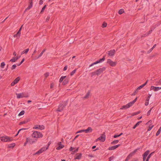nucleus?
<instances>
[{
  "label": "nucleus",
  "instance_id": "nucleus-56",
  "mask_svg": "<svg viewBox=\"0 0 161 161\" xmlns=\"http://www.w3.org/2000/svg\"><path fill=\"white\" fill-rule=\"evenodd\" d=\"M43 3V0H40L39 2V4L40 5H42Z\"/></svg>",
  "mask_w": 161,
  "mask_h": 161
},
{
  "label": "nucleus",
  "instance_id": "nucleus-33",
  "mask_svg": "<svg viewBox=\"0 0 161 161\" xmlns=\"http://www.w3.org/2000/svg\"><path fill=\"white\" fill-rule=\"evenodd\" d=\"M161 131V126L160 127L159 129H158L157 132L156 133V136H158L160 133Z\"/></svg>",
  "mask_w": 161,
  "mask_h": 161
},
{
  "label": "nucleus",
  "instance_id": "nucleus-27",
  "mask_svg": "<svg viewBox=\"0 0 161 161\" xmlns=\"http://www.w3.org/2000/svg\"><path fill=\"white\" fill-rule=\"evenodd\" d=\"M46 50V49H44L40 53L39 56L36 58V59H38L42 55L43 53Z\"/></svg>",
  "mask_w": 161,
  "mask_h": 161
},
{
  "label": "nucleus",
  "instance_id": "nucleus-25",
  "mask_svg": "<svg viewBox=\"0 0 161 161\" xmlns=\"http://www.w3.org/2000/svg\"><path fill=\"white\" fill-rule=\"evenodd\" d=\"M37 139H36L35 140H32L31 139L29 138V143L30 144H32L36 142Z\"/></svg>",
  "mask_w": 161,
  "mask_h": 161
},
{
  "label": "nucleus",
  "instance_id": "nucleus-45",
  "mask_svg": "<svg viewBox=\"0 0 161 161\" xmlns=\"http://www.w3.org/2000/svg\"><path fill=\"white\" fill-rule=\"evenodd\" d=\"M29 142V138H26V141L24 143V146H26V144L28 143V142Z\"/></svg>",
  "mask_w": 161,
  "mask_h": 161
},
{
  "label": "nucleus",
  "instance_id": "nucleus-3",
  "mask_svg": "<svg viewBox=\"0 0 161 161\" xmlns=\"http://www.w3.org/2000/svg\"><path fill=\"white\" fill-rule=\"evenodd\" d=\"M31 136L33 137L36 138H42L43 136V135L41 133L37 131H34Z\"/></svg>",
  "mask_w": 161,
  "mask_h": 161
},
{
  "label": "nucleus",
  "instance_id": "nucleus-16",
  "mask_svg": "<svg viewBox=\"0 0 161 161\" xmlns=\"http://www.w3.org/2000/svg\"><path fill=\"white\" fill-rule=\"evenodd\" d=\"M120 145V144H118L114 146H112L111 147H110L108 148V150H112L114 149H115L117 147H119Z\"/></svg>",
  "mask_w": 161,
  "mask_h": 161
},
{
  "label": "nucleus",
  "instance_id": "nucleus-20",
  "mask_svg": "<svg viewBox=\"0 0 161 161\" xmlns=\"http://www.w3.org/2000/svg\"><path fill=\"white\" fill-rule=\"evenodd\" d=\"M69 78H66L63 81V85H65L67 84L69 82Z\"/></svg>",
  "mask_w": 161,
  "mask_h": 161
},
{
  "label": "nucleus",
  "instance_id": "nucleus-11",
  "mask_svg": "<svg viewBox=\"0 0 161 161\" xmlns=\"http://www.w3.org/2000/svg\"><path fill=\"white\" fill-rule=\"evenodd\" d=\"M107 63L109 64V65L112 66H114L117 64L116 62H114L112 61L110 59H109L107 60Z\"/></svg>",
  "mask_w": 161,
  "mask_h": 161
},
{
  "label": "nucleus",
  "instance_id": "nucleus-19",
  "mask_svg": "<svg viewBox=\"0 0 161 161\" xmlns=\"http://www.w3.org/2000/svg\"><path fill=\"white\" fill-rule=\"evenodd\" d=\"M76 156L75 158V159H80L81 158L82 156L81 153H77L76 154Z\"/></svg>",
  "mask_w": 161,
  "mask_h": 161
},
{
  "label": "nucleus",
  "instance_id": "nucleus-23",
  "mask_svg": "<svg viewBox=\"0 0 161 161\" xmlns=\"http://www.w3.org/2000/svg\"><path fill=\"white\" fill-rule=\"evenodd\" d=\"M148 82V80H147L146 81L143 85L140 86L139 87L137 88V90H140L141 88L144 87L147 84Z\"/></svg>",
  "mask_w": 161,
  "mask_h": 161
},
{
  "label": "nucleus",
  "instance_id": "nucleus-53",
  "mask_svg": "<svg viewBox=\"0 0 161 161\" xmlns=\"http://www.w3.org/2000/svg\"><path fill=\"white\" fill-rule=\"evenodd\" d=\"M45 77L46 78H47L49 76V73L47 72L44 74Z\"/></svg>",
  "mask_w": 161,
  "mask_h": 161
},
{
  "label": "nucleus",
  "instance_id": "nucleus-58",
  "mask_svg": "<svg viewBox=\"0 0 161 161\" xmlns=\"http://www.w3.org/2000/svg\"><path fill=\"white\" fill-rule=\"evenodd\" d=\"M149 35L148 33H146L144 35L142 36V37H145L148 36Z\"/></svg>",
  "mask_w": 161,
  "mask_h": 161
},
{
  "label": "nucleus",
  "instance_id": "nucleus-2",
  "mask_svg": "<svg viewBox=\"0 0 161 161\" xmlns=\"http://www.w3.org/2000/svg\"><path fill=\"white\" fill-rule=\"evenodd\" d=\"M137 99V97H136L135 99L133 100L132 101L129 103L123 106L120 109H126L128 108H129L130 107H131L136 101Z\"/></svg>",
  "mask_w": 161,
  "mask_h": 161
},
{
  "label": "nucleus",
  "instance_id": "nucleus-59",
  "mask_svg": "<svg viewBox=\"0 0 161 161\" xmlns=\"http://www.w3.org/2000/svg\"><path fill=\"white\" fill-rule=\"evenodd\" d=\"M67 65L65 66L63 69L64 71H65L67 70Z\"/></svg>",
  "mask_w": 161,
  "mask_h": 161
},
{
  "label": "nucleus",
  "instance_id": "nucleus-49",
  "mask_svg": "<svg viewBox=\"0 0 161 161\" xmlns=\"http://www.w3.org/2000/svg\"><path fill=\"white\" fill-rule=\"evenodd\" d=\"M149 101L148 100H146V102H145V105L147 106L148 105Z\"/></svg>",
  "mask_w": 161,
  "mask_h": 161
},
{
  "label": "nucleus",
  "instance_id": "nucleus-30",
  "mask_svg": "<svg viewBox=\"0 0 161 161\" xmlns=\"http://www.w3.org/2000/svg\"><path fill=\"white\" fill-rule=\"evenodd\" d=\"M66 77V76H62L59 80V82L61 83L62 82L63 80Z\"/></svg>",
  "mask_w": 161,
  "mask_h": 161
},
{
  "label": "nucleus",
  "instance_id": "nucleus-43",
  "mask_svg": "<svg viewBox=\"0 0 161 161\" xmlns=\"http://www.w3.org/2000/svg\"><path fill=\"white\" fill-rule=\"evenodd\" d=\"M107 24L105 22H104L103 23V24H102V27L103 28L107 26Z\"/></svg>",
  "mask_w": 161,
  "mask_h": 161
},
{
  "label": "nucleus",
  "instance_id": "nucleus-21",
  "mask_svg": "<svg viewBox=\"0 0 161 161\" xmlns=\"http://www.w3.org/2000/svg\"><path fill=\"white\" fill-rule=\"evenodd\" d=\"M153 90L154 91H157L159 90V87H155L152 86L151 87L150 90Z\"/></svg>",
  "mask_w": 161,
  "mask_h": 161
},
{
  "label": "nucleus",
  "instance_id": "nucleus-64",
  "mask_svg": "<svg viewBox=\"0 0 161 161\" xmlns=\"http://www.w3.org/2000/svg\"><path fill=\"white\" fill-rule=\"evenodd\" d=\"M81 132H82V130H80L79 131H77L76 133V134H77V133H81Z\"/></svg>",
  "mask_w": 161,
  "mask_h": 161
},
{
  "label": "nucleus",
  "instance_id": "nucleus-62",
  "mask_svg": "<svg viewBox=\"0 0 161 161\" xmlns=\"http://www.w3.org/2000/svg\"><path fill=\"white\" fill-rule=\"evenodd\" d=\"M138 159L137 158H134L131 161H138Z\"/></svg>",
  "mask_w": 161,
  "mask_h": 161
},
{
  "label": "nucleus",
  "instance_id": "nucleus-40",
  "mask_svg": "<svg viewBox=\"0 0 161 161\" xmlns=\"http://www.w3.org/2000/svg\"><path fill=\"white\" fill-rule=\"evenodd\" d=\"M16 65L15 64L13 65L11 67V69L13 70L15 69L16 67Z\"/></svg>",
  "mask_w": 161,
  "mask_h": 161
},
{
  "label": "nucleus",
  "instance_id": "nucleus-24",
  "mask_svg": "<svg viewBox=\"0 0 161 161\" xmlns=\"http://www.w3.org/2000/svg\"><path fill=\"white\" fill-rule=\"evenodd\" d=\"M30 119H27L25 120H24L23 121L19 123V125H21L23 124H25L27 123L29 121Z\"/></svg>",
  "mask_w": 161,
  "mask_h": 161
},
{
  "label": "nucleus",
  "instance_id": "nucleus-22",
  "mask_svg": "<svg viewBox=\"0 0 161 161\" xmlns=\"http://www.w3.org/2000/svg\"><path fill=\"white\" fill-rule=\"evenodd\" d=\"M92 129L91 127H88L86 129V133H89L91 132L92 131Z\"/></svg>",
  "mask_w": 161,
  "mask_h": 161
},
{
  "label": "nucleus",
  "instance_id": "nucleus-15",
  "mask_svg": "<svg viewBox=\"0 0 161 161\" xmlns=\"http://www.w3.org/2000/svg\"><path fill=\"white\" fill-rule=\"evenodd\" d=\"M108 56H113L114 55L115 53V51L114 49L113 50L108 51Z\"/></svg>",
  "mask_w": 161,
  "mask_h": 161
},
{
  "label": "nucleus",
  "instance_id": "nucleus-47",
  "mask_svg": "<svg viewBox=\"0 0 161 161\" xmlns=\"http://www.w3.org/2000/svg\"><path fill=\"white\" fill-rule=\"evenodd\" d=\"M154 153V152H153L152 153H151L149 155H148V156L147 158H148V159H149L151 157V156H152V155Z\"/></svg>",
  "mask_w": 161,
  "mask_h": 161
},
{
  "label": "nucleus",
  "instance_id": "nucleus-44",
  "mask_svg": "<svg viewBox=\"0 0 161 161\" xmlns=\"http://www.w3.org/2000/svg\"><path fill=\"white\" fill-rule=\"evenodd\" d=\"M140 113V111H138L137 112H135V113H134L132 114V115L133 116H134L135 115H137V114H139Z\"/></svg>",
  "mask_w": 161,
  "mask_h": 161
},
{
  "label": "nucleus",
  "instance_id": "nucleus-7",
  "mask_svg": "<svg viewBox=\"0 0 161 161\" xmlns=\"http://www.w3.org/2000/svg\"><path fill=\"white\" fill-rule=\"evenodd\" d=\"M105 140V133L104 132L103 134L101 135L100 137L97 138L96 140V142H97L98 141H100L101 142H103Z\"/></svg>",
  "mask_w": 161,
  "mask_h": 161
},
{
  "label": "nucleus",
  "instance_id": "nucleus-10",
  "mask_svg": "<svg viewBox=\"0 0 161 161\" xmlns=\"http://www.w3.org/2000/svg\"><path fill=\"white\" fill-rule=\"evenodd\" d=\"M105 69L106 68L105 67H103L102 68H99V69L97 70L96 71V74L97 75H100L105 70Z\"/></svg>",
  "mask_w": 161,
  "mask_h": 161
},
{
  "label": "nucleus",
  "instance_id": "nucleus-9",
  "mask_svg": "<svg viewBox=\"0 0 161 161\" xmlns=\"http://www.w3.org/2000/svg\"><path fill=\"white\" fill-rule=\"evenodd\" d=\"M48 148V146L47 147H43L39 150L38 151L35 153L34 155H39L42 153L44 151H46Z\"/></svg>",
  "mask_w": 161,
  "mask_h": 161
},
{
  "label": "nucleus",
  "instance_id": "nucleus-52",
  "mask_svg": "<svg viewBox=\"0 0 161 161\" xmlns=\"http://www.w3.org/2000/svg\"><path fill=\"white\" fill-rule=\"evenodd\" d=\"M78 148H79L78 147L75 150H74V151H73V153H72V154H74V153L77 152L78 151Z\"/></svg>",
  "mask_w": 161,
  "mask_h": 161
},
{
  "label": "nucleus",
  "instance_id": "nucleus-34",
  "mask_svg": "<svg viewBox=\"0 0 161 161\" xmlns=\"http://www.w3.org/2000/svg\"><path fill=\"white\" fill-rule=\"evenodd\" d=\"M77 70V69H74L70 73V75L71 76H72V75H73L75 74V73Z\"/></svg>",
  "mask_w": 161,
  "mask_h": 161
},
{
  "label": "nucleus",
  "instance_id": "nucleus-39",
  "mask_svg": "<svg viewBox=\"0 0 161 161\" xmlns=\"http://www.w3.org/2000/svg\"><path fill=\"white\" fill-rule=\"evenodd\" d=\"M25 113V111L24 110L21 111L20 113L18 115L19 116H21L23 115Z\"/></svg>",
  "mask_w": 161,
  "mask_h": 161
},
{
  "label": "nucleus",
  "instance_id": "nucleus-13",
  "mask_svg": "<svg viewBox=\"0 0 161 161\" xmlns=\"http://www.w3.org/2000/svg\"><path fill=\"white\" fill-rule=\"evenodd\" d=\"M45 127L43 125H36L33 127V129H39L43 130L44 129Z\"/></svg>",
  "mask_w": 161,
  "mask_h": 161
},
{
  "label": "nucleus",
  "instance_id": "nucleus-37",
  "mask_svg": "<svg viewBox=\"0 0 161 161\" xmlns=\"http://www.w3.org/2000/svg\"><path fill=\"white\" fill-rule=\"evenodd\" d=\"M20 36V35L19 34H18V33H17L16 34L14 35V37H18V38H19Z\"/></svg>",
  "mask_w": 161,
  "mask_h": 161
},
{
  "label": "nucleus",
  "instance_id": "nucleus-28",
  "mask_svg": "<svg viewBox=\"0 0 161 161\" xmlns=\"http://www.w3.org/2000/svg\"><path fill=\"white\" fill-rule=\"evenodd\" d=\"M29 51V49L27 48V49H26L25 50H24L22 53H21V54H27L28 52Z\"/></svg>",
  "mask_w": 161,
  "mask_h": 161
},
{
  "label": "nucleus",
  "instance_id": "nucleus-55",
  "mask_svg": "<svg viewBox=\"0 0 161 161\" xmlns=\"http://www.w3.org/2000/svg\"><path fill=\"white\" fill-rule=\"evenodd\" d=\"M151 95H152L151 94H149L148 95V96L147 97V98L146 100H148L149 101L150 98L151 97Z\"/></svg>",
  "mask_w": 161,
  "mask_h": 161
},
{
  "label": "nucleus",
  "instance_id": "nucleus-35",
  "mask_svg": "<svg viewBox=\"0 0 161 161\" xmlns=\"http://www.w3.org/2000/svg\"><path fill=\"white\" fill-rule=\"evenodd\" d=\"M46 5H45V6H44L43 8H42V10L40 12V14H42L44 10L45 9L46 7Z\"/></svg>",
  "mask_w": 161,
  "mask_h": 161
},
{
  "label": "nucleus",
  "instance_id": "nucleus-48",
  "mask_svg": "<svg viewBox=\"0 0 161 161\" xmlns=\"http://www.w3.org/2000/svg\"><path fill=\"white\" fill-rule=\"evenodd\" d=\"M22 26H23V25H22L21 26V27L19 28V30L18 32H17L20 35V34H21L20 32H21V30L22 29Z\"/></svg>",
  "mask_w": 161,
  "mask_h": 161
},
{
  "label": "nucleus",
  "instance_id": "nucleus-29",
  "mask_svg": "<svg viewBox=\"0 0 161 161\" xmlns=\"http://www.w3.org/2000/svg\"><path fill=\"white\" fill-rule=\"evenodd\" d=\"M15 144L14 143L9 144L8 147V148H13L15 146Z\"/></svg>",
  "mask_w": 161,
  "mask_h": 161
},
{
  "label": "nucleus",
  "instance_id": "nucleus-12",
  "mask_svg": "<svg viewBox=\"0 0 161 161\" xmlns=\"http://www.w3.org/2000/svg\"><path fill=\"white\" fill-rule=\"evenodd\" d=\"M20 80V77H17L12 82L11 84V85L12 86H14L15 84H17L18 82Z\"/></svg>",
  "mask_w": 161,
  "mask_h": 161
},
{
  "label": "nucleus",
  "instance_id": "nucleus-8",
  "mask_svg": "<svg viewBox=\"0 0 161 161\" xmlns=\"http://www.w3.org/2000/svg\"><path fill=\"white\" fill-rule=\"evenodd\" d=\"M17 98H20L23 97H28L29 96L28 95H25L24 93H16Z\"/></svg>",
  "mask_w": 161,
  "mask_h": 161
},
{
  "label": "nucleus",
  "instance_id": "nucleus-61",
  "mask_svg": "<svg viewBox=\"0 0 161 161\" xmlns=\"http://www.w3.org/2000/svg\"><path fill=\"white\" fill-rule=\"evenodd\" d=\"M95 74H96V71L92 73V76Z\"/></svg>",
  "mask_w": 161,
  "mask_h": 161
},
{
  "label": "nucleus",
  "instance_id": "nucleus-46",
  "mask_svg": "<svg viewBox=\"0 0 161 161\" xmlns=\"http://www.w3.org/2000/svg\"><path fill=\"white\" fill-rule=\"evenodd\" d=\"M153 108H151L147 112V116H149L150 115V113H151V111L152 109Z\"/></svg>",
  "mask_w": 161,
  "mask_h": 161
},
{
  "label": "nucleus",
  "instance_id": "nucleus-41",
  "mask_svg": "<svg viewBox=\"0 0 161 161\" xmlns=\"http://www.w3.org/2000/svg\"><path fill=\"white\" fill-rule=\"evenodd\" d=\"M153 125H152L151 126L150 125H149V128L147 129V131H149L151 130V129L153 127Z\"/></svg>",
  "mask_w": 161,
  "mask_h": 161
},
{
  "label": "nucleus",
  "instance_id": "nucleus-18",
  "mask_svg": "<svg viewBox=\"0 0 161 161\" xmlns=\"http://www.w3.org/2000/svg\"><path fill=\"white\" fill-rule=\"evenodd\" d=\"M58 145H59L58 147L56 148V149L58 150H60L64 147V145L62 144L61 142H59L58 143Z\"/></svg>",
  "mask_w": 161,
  "mask_h": 161
},
{
  "label": "nucleus",
  "instance_id": "nucleus-31",
  "mask_svg": "<svg viewBox=\"0 0 161 161\" xmlns=\"http://www.w3.org/2000/svg\"><path fill=\"white\" fill-rule=\"evenodd\" d=\"M124 12V11L123 9H120L119 12L118 13L119 14H122Z\"/></svg>",
  "mask_w": 161,
  "mask_h": 161
},
{
  "label": "nucleus",
  "instance_id": "nucleus-17",
  "mask_svg": "<svg viewBox=\"0 0 161 161\" xmlns=\"http://www.w3.org/2000/svg\"><path fill=\"white\" fill-rule=\"evenodd\" d=\"M20 56H19V57L17 56L15 57H14L11 59L9 61L11 62H15L18 60L20 58Z\"/></svg>",
  "mask_w": 161,
  "mask_h": 161
},
{
  "label": "nucleus",
  "instance_id": "nucleus-1",
  "mask_svg": "<svg viewBox=\"0 0 161 161\" xmlns=\"http://www.w3.org/2000/svg\"><path fill=\"white\" fill-rule=\"evenodd\" d=\"M67 100L62 102L61 103L59 104L58 108L56 110V111L57 112H59L62 111L63 110L64 108L67 105Z\"/></svg>",
  "mask_w": 161,
  "mask_h": 161
},
{
  "label": "nucleus",
  "instance_id": "nucleus-4",
  "mask_svg": "<svg viewBox=\"0 0 161 161\" xmlns=\"http://www.w3.org/2000/svg\"><path fill=\"white\" fill-rule=\"evenodd\" d=\"M0 139L2 141L4 142H11L13 140L12 137L8 136H1Z\"/></svg>",
  "mask_w": 161,
  "mask_h": 161
},
{
  "label": "nucleus",
  "instance_id": "nucleus-57",
  "mask_svg": "<svg viewBox=\"0 0 161 161\" xmlns=\"http://www.w3.org/2000/svg\"><path fill=\"white\" fill-rule=\"evenodd\" d=\"M50 19V17L49 16H48L46 19V21L47 22H48L49 20Z\"/></svg>",
  "mask_w": 161,
  "mask_h": 161
},
{
  "label": "nucleus",
  "instance_id": "nucleus-14",
  "mask_svg": "<svg viewBox=\"0 0 161 161\" xmlns=\"http://www.w3.org/2000/svg\"><path fill=\"white\" fill-rule=\"evenodd\" d=\"M33 0H29V5L28 7L25 9V12L27 10L30 9L32 7L33 5Z\"/></svg>",
  "mask_w": 161,
  "mask_h": 161
},
{
  "label": "nucleus",
  "instance_id": "nucleus-36",
  "mask_svg": "<svg viewBox=\"0 0 161 161\" xmlns=\"http://www.w3.org/2000/svg\"><path fill=\"white\" fill-rule=\"evenodd\" d=\"M119 142L118 140H115L111 142V144H114L118 143Z\"/></svg>",
  "mask_w": 161,
  "mask_h": 161
},
{
  "label": "nucleus",
  "instance_id": "nucleus-6",
  "mask_svg": "<svg viewBox=\"0 0 161 161\" xmlns=\"http://www.w3.org/2000/svg\"><path fill=\"white\" fill-rule=\"evenodd\" d=\"M105 56H103L102 58L100 59L99 60H97V61L95 62L92 64L91 65H89V68L90 69H91V67L94 64H96L102 62L104 61L105 60Z\"/></svg>",
  "mask_w": 161,
  "mask_h": 161
},
{
  "label": "nucleus",
  "instance_id": "nucleus-32",
  "mask_svg": "<svg viewBox=\"0 0 161 161\" xmlns=\"http://www.w3.org/2000/svg\"><path fill=\"white\" fill-rule=\"evenodd\" d=\"M90 93V91H88L87 94L84 97V98L85 99H86L88 98L89 97Z\"/></svg>",
  "mask_w": 161,
  "mask_h": 161
},
{
  "label": "nucleus",
  "instance_id": "nucleus-38",
  "mask_svg": "<svg viewBox=\"0 0 161 161\" xmlns=\"http://www.w3.org/2000/svg\"><path fill=\"white\" fill-rule=\"evenodd\" d=\"M5 65V63L4 62H3L1 64L0 67L2 68H4V66Z\"/></svg>",
  "mask_w": 161,
  "mask_h": 161
},
{
  "label": "nucleus",
  "instance_id": "nucleus-26",
  "mask_svg": "<svg viewBox=\"0 0 161 161\" xmlns=\"http://www.w3.org/2000/svg\"><path fill=\"white\" fill-rule=\"evenodd\" d=\"M149 153V150L146 151L143 154V156L147 157Z\"/></svg>",
  "mask_w": 161,
  "mask_h": 161
},
{
  "label": "nucleus",
  "instance_id": "nucleus-50",
  "mask_svg": "<svg viewBox=\"0 0 161 161\" xmlns=\"http://www.w3.org/2000/svg\"><path fill=\"white\" fill-rule=\"evenodd\" d=\"M142 122V121H140L138 122L135 125L137 126H138L140 124H141Z\"/></svg>",
  "mask_w": 161,
  "mask_h": 161
},
{
  "label": "nucleus",
  "instance_id": "nucleus-42",
  "mask_svg": "<svg viewBox=\"0 0 161 161\" xmlns=\"http://www.w3.org/2000/svg\"><path fill=\"white\" fill-rule=\"evenodd\" d=\"M138 90H137V88L136 91L134 92L132 94V95H135L137 93Z\"/></svg>",
  "mask_w": 161,
  "mask_h": 161
},
{
  "label": "nucleus",
  "instance_id": "nucleus-60",
  "mask_svg": "<svg viewBox=\"0 0 161 161\" xmlns=\"http://www.w3.org/2000/svg\"><path fill=\"white\" fill-rule=\"evenodd\" d=\"M118 137H119V135H115L113 136V137L115 138H117Z\"/></svg>",
  "mask_w": 161,
  "mask_h": 161
},
{
  "label": "nucleus",
  "instance_id": "nucleus-51",
  "mask_svg": "<svg viewBox=\"0 0 161 161\" xmlns=\"http://www.w3.org/2000/svg\"><path fill=\"white\" fill-rule=\"evenodd\" d=\"M54 84L53 83H51V85H50V88L51 89L53 88L54 87Z\"/></svg>",
  "mask_w": 161,
  "mask_h": 161
},
{
  "label": "nucleus",
  "instance_id": "nucleus-63",
  "mask_svg": "<svg viewBox=\"0 0 161 161\" xmlns=\"http://www.w3.org/2000/svg\"><path fill=\"white\" fill-rule=\"evenodd\" d=\"M152 30H150L147 33H148V34L149 35V34H150V33H151L152 32Z\"/></svg>",
  "mask_w": 161,
  "mask_h": 161
},
{
  "label": "nucleus",
  "instance_id": "nucleus-54",
  "mask_svg": "<svg viewBox=\"0 0 161 161\" xmlns=\"http://www.w3.org/2000/svg\"><path fill=\"white\" fill-rule=\"evenodd\" d=\"M75 148L74 147H71L69 149V150L70 151H73V150L75 149Z\"/></svg>",
  "mask_w": 161,
  "mask_h": 161
},
{
  "label": "nucleus",
  "instance_id": "nucleus-5",
  "mask_svg": "<svg viewBox=\"0 0 161 161\" xmlns=\"http://www.w3.org/2000/svg\"><path fill=\"white\" fill-rule=\"evenodd\" d=\"M139 150V148H137L135 149L133 152L130 153L126 157L125 161H128Z\"/></svg>",
  "mask_w": 161,
  "mask_h": 161
}]
</instances>
